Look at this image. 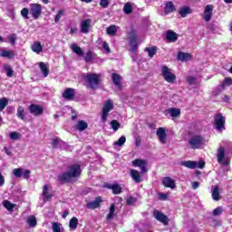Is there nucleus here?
I'll use <instances>...</instances> for the list:
<instances>
[{
	"instance_id": "f704fd0d",
	"label": "nucleus",
	"mask_w": 232,
	"mask_h": 232,
	"mask_svg": "<svg viewBox=\"0 0 232 232\" xmlns=\"http://www.w3.org/2000/svg\"><path fill=\"white\" fill-rule=\"evenodd\" d=\"M189 59H191V54L188 53H178V60L179 61H189Z\"/></svg>"
},
{
	"instance_id": "e433bc0d",
	"label": "nucleus",
	"mask_w": 232,
	"mask_h": 232,
	"mask_svg": "<svg viewBox=\"0 0 232 232\" xmlns=\"http://www.w3.org/2000/svg\"><path fill=\"white\" fill-rule=\"evenodd\" d=\"M53 232H63L64 229L59 222H53L52 227Z\"/></svg>"
},
{
	"instance_id": "338daca9",
	"label": "nucleus",
	"mask_w": 232,
	"mask_h": 232,
	"mask_svg": "<svg viewBox=\"0 0 232 232\" xmlns=\"http://www.w3.org/2000/svg\"><path fill=\"white\" fill-rule=\"evenodd\" d=\"M191 186H192V189H198L200 183L198 181H193L191 183Z\"/></svg>"
},
{
	"instance_id": "49530a36",
	"label": "nucleus",
	"mask_w": 232,
	"mask_h": 232,
	"mask_svg": "<svg viewBox=\"0 0 232 232\" xmlns=\"http://www.w3.org/2000/svg\"><path fill=\"white\" fill-rule=\"evenodd\" d=\"M111 126L114 131H118L119 128H121V123L117 120H112L111 121Z\"/></svg>"
},
{
	"instance_id": "c85d7f7f",
	"label": "nucleus",
	"mask_w": 232,
	"mask_h": 232,
	"mask_svg": "<svg viewBox=\"0 0 232 232\" xmlns=\"http://www.w3.org/2000/svg\"><path fill=\"white\" fill-rule=\"evenodd\" d=\"M3 206L4 208H5V209H7V211H9L10 213L14 212V208H17L16 204H14L8 200H5L3 202Z\"/></svg>"
},
{
	"instance_id": "37998d69",
	"label": "nucleus",
	"mask_w": 232,
	"mask_h": 232,
	"mask_svg": "<svg viewBox=\"0 0 232 232\" xmlns=\"http://www.w3.org/2000/svg\"><path fill=\"white\" fill-rule=\"evenodd\" d=\"M8 106V99L2 98L0 99V111H3Z\"/></svg>"
},
{
	"instance_id": "9b49d317",
	"label": "nucleus",
	"mask_w": 232,
	"mask_h": 232,
	"mask_svg": "<svg viewBox=\"0 0 232 232\" xmlns=\"http://www.w3.org/2000/svg\"><path fill=\"white\" fill-rule=\"evenodd\" d=\"M113 110V102L111 101H107L104 103L103 109H102V122H106V120L108 119V113Z\"/></svg>"
},
{
	"instance_id": "09e8293b",
	"label": "nucleus",
	"mask_w": 232,
	"mask_h": 232,
	"mask_svg": "<svg viewBox=\"0 0 232 232\" xmlns=\"http://www.w3.org/2000/svg\"><path fill=\"white\" fill-rule=\"evenodd\" d=\"M13 175H14V177H16L17 179H21V177H23V169L18 168L13 169Z\"/></svg>"
},
{
	"instance_id": "774afa93",
	"label": "nucleus",
	"mask_w": 232,
	"mask_h": 232,
	"mask_svg": "<svg viewBox=\"0 0 232 232\" xmlns=\"http://www.w3.org/2000/svg\"><path fill=\"white\" fill-rule=\"evenodd\" d=\"M2 186H5V176L0 173V188H2Z\"/></svg>"
},
{
	"instance_id": "a19ab883",
	"label": "nucleus",
	"mask_w": 232,
	"mask_h": 232,
	"mask_svg": "<svg viewBox=\"0 0 232 232\" xmlns=\"http://www.w3.org/2000/svg\"><path fill=\"white\" fill-rule=\"evenodd\" d=\"M108 35H115L117 34V25H111L107 27Z\"/></svg>"
},
{
	"instance_id": "6e6d98bb",
	"label": "nucleus",
	"mask_w": 232,
	"mask_h": 232,
	"mask_svg": "<svg viewBox=\"0 0 232 232\" xmlns=\"http://www.w3.org/2000/svg\"><path fill=\"white\" fill-rule=\"evenodd\" d=\"M221 84H223L224 89H225V86H231L232 79L230 77H227V78H225V80L223 81V82Z\"/></svg>"
},
{
	"instance_id": "f8f14e48",
	"label": "nucleus",
	"mask_w": 232,
	"mask_h": 232,
	"mask_svg": "<svg viewBox=\"0 0 232 232\" xmlns=\"http://www.w3.org/2000/svg\"><path fill=\"white\" fill-rule=\"evenodd\" d=\"M92 19L82 20L80 24V32H82V34H90V31L92 30Z\"/></svg>"
},
{
	"instance_id": "39448f33",
	"label": "nucleus",
	"mask_w": 232,
	"mask_h": 232,
	"mask_svg": "<svg viewBox=\"0 0 232 232\" xmlns=\"http://www.w3.org/2000/svg\"><path fill=\"white\" fill-rule=\"evenodd\" d=\"M29 12L33 19H39L43 14V5L41 4H30Z\"/></svg>"
},
{
	"instance_id": "0e129e2a",
	"label": "nucleus",
	"mask_w": 232,
	"mask_h": 232,
	"mask_svg": "<svg viewBox=\"0 0 232 232\" xmlns=\"http://www.w3.org/2000/svg\"><path fill=\"white\" fill-rule=\"evenodd\" d=\"M84 60L86 61V63H92V61H93V56L92 55L91 53H88L85 55Z\"/></svg>"
},
{
	"instance_id": "a18cd8bd",
	"label": "nucleus",
	"mask_w": 232,
	"mask_h": 232,
	"mask_svg": "<svg viewBox=\"0 0 232 232\" xmlns=\"http://www.w3.org/2000/svg\"><path fill=\"white\" fill-rule=\"evenodd\" d=\"M9 137L11 140H19V139H21V133L17 131H13V132H10Z\"/></svg>"
},
{
	"instance_id": "f3484780",
	"label": "nucleus",
	"mask_w": 232,
	"mask_h": 232,
	"mask_svg": "<svg viewBox=\"0 0 232 232\" xmlns=\"http://www.w3.org/2000/svg\"><path fill=\"white\" fill-rule=\"evenodd\" d=\"M111 79H112L113 84H115V86L119 90H121L122 89V83H121V82H122V77L121 76V74L113 72L111 74Z\"/></svg>"
},
{
	"instance_id": "0eeeda50",
	"label": "nucleus",
	"mask_w": 232,
	"mask_h": 232,
	"mask_svg": "<svg viewBox=\"0 0 232 232\" xmlns=\"http://www.w3.org/2000/svg\"><path fill=\"white\" fill-rule=\"evenodd\" d=\"M226 157V150L224 147L220 146L218 149V153H217V159L218 164H222L223 166H229V161L227 160H224Z\"/></svg>"
},
{
	"instance_id": "79ce46f5",
	"label": "nucleus",
	"mask_w": 232,
	"mask_h": 232,
	"mask_svg": "<svg viewBox=\"0 0 232 232\" xmlns=\"http://www.w3.org/2000/svg\"><path fill=\"white\" fill-rule=\"evenodd\" d=\"M145 51L148 52L149 57H153V55H155V53H157V47H155V46L146 47Z\"/></svg>"
},
{
	"instance_id": "4be33fe9",
	"label": "nucleus",
	"mask_w": 232,
	"mask_h": 232,
	"mask_svg": "<svg viewBox=\"0 0 232 232\" xmlns=\"http://www.w3.org/2000/svg\"><path fill=\"white\" fill-rule=\"evenodd\" d=\"M166 39L167 41H169V43H177V39H179V35L177 33L169 30L166 34Z\"/></svg>"
},
{
	"instance_id": "1a4fd4ad",
	"label": "nucleus",
	"mask_w": 232,
	"mask_h": 232,
	"mask_svg": "<svg viewBox=\"0 0 232 232\" xmlns=\"http://www.w3.org/2000/svg\"><path fill=\"white\" fill-rule=\"evenodd\" d=\"M132 165L135 168H140V173H148V161L138 159L132 161Z\"/></svg>"
},
{
	"instance_id": "20e7f679",
	"label": "nucleus",
	"mask_w": 232,
	"mask_h": 232,
	"mask_svg": "<svg viewBox=\"0 0 232 232\" xmlns=\"http://www.w3.org/2000/svg\"><path fill=\"white\" fill-rule=\"evenodd\" d=\"M161 74L167 82L173 83L177 81V76L171 72V69L166 65L161 66Z\"/></svg>"
},
{
	"instance_id": "2f4dec72",
	"label": "nucleus",
	"mask_w": 232,
	"mask_h": 232,
	"mask_svg": "<svg viewBox=\"0 0 232 232\" xmlns=\"http://www.w3.org/2000/svg\"><path fill=\"white\" fill-rule=\"evenodd\" d=\"M32 50L35 53H41V52H43V45H41V42H34L32 44Z\"/></svg>"
},
{
	"instance_id": "69168bd1",
	"label": "nucleus",
	"mask_w": 232,
	"mask_h": 232,
	"mask_svg": "<svg viewBox=\"0 0 232 232\" xmlns=\"http://www.w3.org/2000/svg\"><path fill=\"white\" fill-rule=\"evenodd\" d=\"M102 48L105 50L107 53H110V52H111L110 49V45L108 44V42H103Z\"/></svg>"
},
{
	"instance_id": "aec40b11",
	"label": "nucleus",
	"mask_w": 232,
	"mask_h": 232,
	"mask_svg": "<svg viewBox=\"0 0 232 232\" xmlns=\"http://www.w3.org/2000/svg\"><path fill=\"white\" fill-rule=\"evenodd\" d=\"M156 135L161 144H166V130L164 128H159L157 130Z\"/></svg>"
},
{
	"instance_id": "8fccbe9b",
	"label": "nucleus",
	"mask_w": 232,
	"mask_h": 232,
	"mask_svg": "<svg viewBox=\"0 0 232 232\" xmlns=\"http://www.w3.org/2000/svg\"><path fill=\"white\" fill-rule=\"evenodd\" d=\"M4 70L6 72L7 77H12L14 75V70L10 65H5Z\"/></svg>"
},
{
	"instance_id": "bf43d9fd",
	"label": "nucleus",
	"mask_w": 232,
	"mask_h": 232,
	"mask_svg": "<svg viewBox=\"0 0 232 232\" xmlns=\"http://www.w3.org/2000/svg\"><path fill=\"white\" fill-rule=\"evenodd\" d=\"M22 177H23V179H25V180H28L30 179V170L23 169Z\"/></svg>"
},
{
	"instance_id": "3c124183",
	"label": "nucleus",
	"mask_w": 232,
	"mask_h": 232,
	"mask_svg": "<svg viewBox=\"0 0 232 232\" xmlns=\"http://www.w3.org/2000/svg\"><path fill=\"white\" fill-rule=\"evenodd\" d=\"M28 14H30V9L25 7L21 10V15L24 19H30Z\"/></svg>"
},
{
	"instance_id": "473e14b6",
	"label": "nucleus",
	"mask_w": 232,
	"mask_h": 232,
	"mask_svg": "<svg viewBox=\"0 0 232 232\" xmlns=\"http://www.w3.org/2000/svg\"><path fill=\"white\" fill-rule=\"evenodd\" d=\"M107 188L109 189H112V193L114 195H119V193H121V191H122V188L121 186H119V185H111V184H110V185L107 186Z\"/></svg>"
},
{
	"instance_id": "f257e3e1",
	"label": "nucleus",
	"mask_w": 232,
	"mask_h": 232,
	"mask_svg": "<svg viewBox=\"0 0 232 232\" xmlns=\"http://www.w3.org/2000/svg\"><path fill=\"white\" fill-rule=\"evenodd\" d=\"M81 165L73 164L68 167L67 170L59 176V179L66 184L73 182L76 179L81 177Z\"/></svg>"
},
{
	"instance_id": "4d7b16f0",
	"label": "nucleus",
	"mask_w": 232,
	"mask_h": 232,
	"mask_svg": "<svg viewBox=\"0 0 232 232\" xmlns=\"http://www.w3.org/2000/svg\"><path fill=\"white\" fill-rule=\"evenodd\" d=\"M223 211L222 207H218L213 210V215L214 217H218L219 215H222Z\"/></svg>"
},
{
	"instance_id": "cd10ccee",
	"label": "nucleus",
	"mask_w": 232,
	"mask_h": 232,
	"mask_svg": "<svg viewBox=\"0 0 232 232\" xmlns=\"http://www.w3.org/2000/svg\"><path fill=\"white\" fill-rule=\"evenodd\" d=\"M39 68H40L44 77H48V75L50 73V69H48V67L46 66V63H44V62H41L39 63Z\"/></svg>"
},
{
	"instance_id": "ddd939ff",
	"label": "nucleus",
	"mask_w": 232,
	"mask_h": 232,
	"mask_svg": "<svg viewBox=\"0 0 232 232\" xmlns=\"http://www.w3.org/2000/svg\"><path fill=\"white\" fill-rule=\"evenodd\" d=\"M29 111L32 115H34V117H39V115H43L44 109H43L41 105L31 104L29 106Z\"/></svg>"
},
{
	"instance_id": "bb28decb",
	"label": "nucleus",
	"mask_w": 232,
	"mask_h": 232,
	"mask_svg": "<svg viewBox=\"0 0 232 232\" xmlns=\"http://www.w3.org/2000/svg\"><path fill=\"white\" fill-rule=\"evenodd\" d=\"M167 113L173 119H177V117H180V109L170 108L167 111Z\"/></svg>"
},
{
	"instance_id": "c9c22d12",
	"label": "nucleus",
	"mask_w": 232,
	"mask_h": 232,
	"mask_svg": "<svg viewBox=\"0 0 232 232\" xmlns=\"http://www.w3.org/2000/svg\"><path fill=\"white\" fill-rule=\"evenodd\" d=\"M88 128V123L84 121H79L77 125H76V130L79 131H84Z\"/></svg>"
},
{
	"instance_id": "2eb2a0df",
	"label": "nucleus",
	"mask_w": 232,
	"mask_h": 232,
	"mask_svg": "<svg viewBox=\"0 0 232 232\" xmlns=\"http://www.w3.org/2000/svg\"><path fill=\"white\" fill-rule=\"evenodd\" d=\"M212 15H213V5H206L204 10V15H203L204 21H206L207 23H209V21H211Z\"/></svg>"
},
{
	"instance_id": "603ef678",
	"label": "nucleus",
	"mask_w": 232,
	"mask_h": 232,
	"mask_svg": "<svg viewBox=\"0 0 232 232\" xmlns=\"http://www.w3.org/2000/svg\"><path fill=\"white\" fill-rule=\"evenodd\" d=\"M126 142V137L121 136L117 141L114 142V146H123Z\"/></svg>"
},
{
	"instance_id": "9d476101",
	"label": "nucleus",
	"mask_w": 232,
	"mask_h": 232,
	"mask_svg": "<svg viewBox=\"0 0 232 232\" xmlns=\"http://www.w3.org/2000/svg\"><path fill=\"white\" fill-rule=\"evenodd\" d=\"M153 217L158 220L159 222H161L163 226H168L169 224V218H168V216L164 215V213L155 210L153 212Z\"/></svg>"
},
{
	"instance_id": "7c9ffc66",
	"label": "nucleus",
	"mask_w": 232,
	"mask_h": 232,
	"mask_svg": "<svg viewBox=\"0 0 232 232\" xmlns=\"http://www.w3.org/2000/svg\"><path fill=\"white\" fill-rule=\"evenodd\" d=\"M212 198L216 202H218V200H220V188H218V187H214L212 190Z\"/></svg>"
},
{
	"instance_id": "f03ea898",
	"label": "nucleus",
	"mask_w": 232,
	"mask_h": 232,
	"mask_svg": "<svg viewBox=\"0 0 232 232\" xmlns=\"http://www.w3.org/2000/svg\"><path fill=\"white\" fill-rule=\"evenodd\" d=\"M87 88L97 90L101 86V74L89 73L86 75Z\"/></svg>"
},
{
	"instance_id": "6e6552de",
	"label": "nucleus",
	"mask_w": 232,
	"mask_h": 232,
	"mask_svg": "<svg viewBox=\"0 0 232 232\" xmlns=\"http://www.w3.org/2000/svg\"><path fill=\"white\" fill-rule=\"evenodd\" d=\"M215 126L218 131L226 130V118L222 114L218 113L215 116Z\"/></svg>"
},
{
	"instance_id": "412c9836",
	"label": "nucleus",
	"mask_w": 232,
	"mask_h": 232,
	"mask_svg": "<svg viewBox=\"0 0 232 232\" xmlns=\"http://www.w3.org/2000/svg\"><path fill=\"white\" fill-rule=\"evenodd\" d=\"M163 186H165V188H170V189H175L177 188L175 181L169 177L163 179Z\"/></svg>"
},
{
	"instance_id": "680f3d73",
	"label": "nucleus",
	"mask_w": 232,
	"mask_h": 232,
	"mask_svg": "<svg viewBox=\"0 0 232 232\" xmlns=\"http://www.w3.org/2000/svg\"><path fill=\"white\" fill-rule=\"evenodd\" d=\"M100 5L102 6V8H108V6H110V1L101 0Z\"/></svg>"
},
{
	"instance_id": "423d86ee",
	"label": "nucleus",
	"mask_w": 232,
	"mask_h": 232,
	"mask_svg": "<svg viewBox=\"0 0 232 232\" xmlns=\"http://www.w3.org/2000/svg\"><path fill=\"white\" fill-rule=\"evenodd\" d=\"M128 41L130 46V53H136L138 44H137V33H135V31L131 30L130 32Z\"/></svg>"
},
{
	"instance_id": "a211bd4d",
	"label": "nucleus",
	"mask_w": 232,
	"mask_h": 232,
	"mask_svg": "<svg viewBox=\"0 0 232 232\" xmlns=\"http://www.w3.org/2000/svg\"><path fill=\"white\" fill-rule=\"evenodd\" d=\"M101 202H102V198L97 197L94 201L88 202L86 208L87 209H97L101 206Z\"/></svg>"
},
{
	"instance_id": "13d9d810",
	"label": "nucleus",
	"mask_w": 232,
	"mask_h": 232,
	"mask_svg": "<svg viewBox=\"0 0 232 232\" xmlns=\"http://www.w3.org/2000/svg\"><path fill=\"white\" fill-rule=\"evenodd\" d=\"M135 202H137L136 198L130 197L129 198H127V206H133V204H135Z\"/></svg>"
},
{
	"instance_id": "a878e982",
	"label": "nucleus",
	"mask_w": 232,
	"mask_h": 232,
	"mask_svg": "<svg viewBox=\"0 0 232 232\" xmlns=\"http://www.w3.org/2000/svg\"><path fill=\"white\" fill-rule=\"evenodd\" d=\"M191 13H192L191 7L189 6H183L179 11V14L181 17H187Z\"/></svg>"
},
{
	"instance_id": "c03bdc74",
	"label": "nucleus",
	"mask_w": 232,
	"mask_h": 232,
	"mask_svg": "<svg viewBox=\"0 0 232 232\" xmlns=\"http://www.w3.org/2000/svg\"><path fill=\"white\" fill-rule=\"evenodd\" d=\"M222 92H224V84H220L219 86H218L217 89L212 92V95L217 97V95H220Z\"/></svg>"
},
{
	"instance_id": "4c0bfd02",
	"label": "nucleus",
	"mask_w": 232,
	"mask_h": 232,
	"mask_svg": "<svg viewBox=\"0 0 232 232\" xmlns=\"http://www.w3.org/2000/svg\"><path fill=\"white\" fill-rule=\"evenodd\" d=\"M26 222L30 227H35V226H37V219L34 218V216H30L27 218Z\"/></svg>"
},
{
	"instance_id": "de8ad7c7",
	"label": "nucleus",
	"mask_w": 232,
	"mask_h": 232,
	"mask_svg": "<svg viewBox=\"0 0 232 232\" xmlns=\"http://www.w3.org/2000/svg\"><path fill=\"white\" fill-rule=\"evenodd\" d=\"M115 213V205H111L109 213L107 215V220H111V218H113V215Z\"/></svg>"
},
{
	"instance_id": "052dcab7",
	"label": "nucleus",
	"mask_w": 232,
	"mask_h": 232,
	"mask_svg": "<svg viewBox=\"0 0 232 232\" xmlns=\"http://www.w3.org/2000/svg\"><path fill=\"white\" fill-rule=\"evenodd\" d=\"M9 43L11 44H15V40L17 39V35L15 34H11L9 37Z\"/></svg>"
},
{
	"instance_id": "4468645a",
	"label": "nucleus",
	"mask_w": 232,
	"mask_h": 232,
	"mask_svg": "<svg viewBox=\"0 0 232 232\" xmlns=\"http://www.w3.org/2000/svg\"><path fill=\"white\" fill-rule=\"evenodd\" d=\"M51 188L52 187L50 185L44 186L43 192H42V197H43L44 202H48L49 200H52V197H53V195L52 193H50Z\"/></svg>"
},
{
	"instance_id": "5701e85b",
	"label": "nucleus",
	"mask_w": 232,
	"mask_h": 232,
	"mask_svg": "<svg viewBox=\"0 0 232 232\" xmlns=\"http://www.w3.org/2000/svg\"><path fill=\"white\" fill-rule=\"evenodd\" d=\"M177 8L175 7V5H173V2H167L165 5L164 12L165 15H169V14H173Z\"/></svg>"
},
{
	"instance_id": "5fc2aeb1",
	"label": "nucleus",
	"mask_w": 232,
	"mask_h": 232,
	"mask_svg": "<svg viewBox=\"0 0 232 232\" xmlns=\"http://www.w3.org/2000/svg\"><path fill=\"white\" fill-rule=\"evenodd\" d=\"M63 15H64V10L58 11L57 14L54 17V22L59 23V21H61V17H63Z\"/></svg>"
},
{
	"instance_id": "dca6fc26",
	"label": "nucleus",
	"mask_w": 232,
	"mask_h": 232,
	"mask_svg": "<svg viewBox=\"0 0 232 232\" xmlns=\"http://www.w3.org/2000/svg\"><path fill=\"white\" fill-rule=\"evenodd\" d=\"M130 176L136 184H140V182H142V176H140V172H139V170L133 169H130Z\"/></svg>"
},
{
	"instance_id": "b1692460",
	"label": "nucleus",
	"mask_w": 232,
	"mask_h": 232,
	"mask_svg": "<svg viewBox=\"0 0 232 232\" xmlns=\"http://www.w3.org/2000/svg\"><path fill=\"white\" fill-rule=\"evenodd\" d=\"M181 166L188 168L189 169H197V168H198V162L191 160L182 161Z\"/></svg>"
},
{
	"instance_id": "393cba45",
	"label": "nucleus",
	"mask_w": 232,
	"mask_h": 232,
	"mask_svg": "<svg viewBox=\"0 0 232 232\" xmlns=\"http://www.w3.org/2000/svg\"><path fill=\"white\" fill-rule=\"evenodd\" d=\"M0 57H6L7 59H14L15 53L14 51L0 50Z\"/></svg>"
},
{
	"instance_id": "72a5a7b5",
	"label": "nucleus",
	"mask_w": 232,
	"mask_h": 232,
	"mask_svg": "<svg viewBox=\"0 0 232 232\" xmlns=\"http://www.w3.org/2000/svg\"><path fill=\"white\" fill-rule=\"evenodd\" d=\"M70 48L76 55H82L83 53L82 49L79 47L77 44H72Z\"/></svg>"
},
{
	"instance_id": "ea45409f",
	"label": "nucleus",
	"mask_w": 232,
	"mask_h": 232,
	"mask_svg": "<svg viewBox=\"0 0 232 232\" xmlns=\"http://www.w3.org/2000/svg\"><path fill=\"white\" fill-rule=\"evenodd\" d=\"M123 12L127 15H130V14H131V12H133V6H131V4H130V3L125 4L123 6Z\"/></svg>"
},
{
	"instance_id": "7ed1b4c3",
	"label": "nucleus",
	"mask_w": 232,
	"mask_h": 232,
	"mask_svg": "<svg viewBox=\"0 0 232 232\" xmlns=\"http://www.w3.org/2000/svg\"><path fill=\"white\" fill-rule=\"evenodd\" d=\"M188 144L192 150H200L206 144V140L200 135H194L188 140Z\"/></svg>"
},
{
	"instance_id": "e2e57ef3",
	"label": "nucleus",
	"mask_w": 232,
	"mask_h": 232,
	"mask_svg": "<svg viewBox=\"0 0 232 232\" xmlns=\"http://www.w3.org/2000/svg\"><path fill=\"white\" fill-rule=\"evenodd\" d=\"M196 82H197V79L193 76H188L187 78V82L190 85L195 84Z\"/></svg>"
},
{
	"instance_id": "58836bf2",
	"label": "nucleus",
	"mask_w": 232,
	"mask_h": 232,
	"mask_svg": "<svg viewBox=\"0 0 232 232\" xmlns=\"http://www.w3.org/2000/svg\"><path fill=\"white\" fill-rule=\"evenodd\" d=\"M16 116L18 117V119H21L22 121H24V108L23 106H19L17 108V113Z\"/></svg>"
},
{
	"instance_id": "c756f323",
	"label": "nucleus",
	"mask_w": 232,
	"mask_h": 232,
	"mask_svg": "<svg viewBox=\"0 0 232 232\" xmlns=\"http://www.w3.org/2000/svg\"><path fill=\"white\" fill-rule=\"evenodd\" d=\"M77 226H79V219L77 218H72L69 221V227L71 231H75L77 229Z\"/></svg>"
},
{
	"instance_id": "6ab92c4d",
	"label": "nucleus",
	"mask_w": 232,
	"mask_h": 232,
	"mask_svg": "<svg viewBox=\"0 0 232 232\" xmlns=\"http://www.w3.org/2000/svg\"><path fill=\"white\" fill-rule=\"evenodd\" d=\"M63 99H66V101H72L73 100V97H75V89L67 88L63 93Z\"/></svg>"
},
{
	"instance_id": "864d4df0",
	"label": "nucleus",
	"mask_w": 232,
	"mask_h": 232,
	"mask_svg": "<svg viewBox=\"0 0 232 232\" xmlns=\"http://www.w3.org/2000/svg\"><path fill=\"white\" fill-rule=\"evenodd\" d=\"M61 144H63V140H61V139H59V138H56L52 140L53 148H59V146H61Z\"/></svg>"
}]
</instances>
